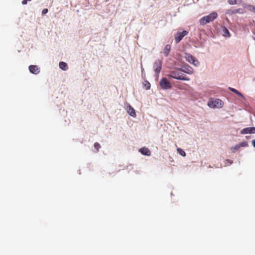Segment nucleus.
<instances>
[{
    "instance_id": "f257e3e1",
    "label": "nucleus",
    "mask_w": 255,
    "mask_h": 255,
    "mask_svg": "<svg viewBox=\"0 0 255 255\" xmlns=\"http://www.w3.org/2000/svg\"><path fill=\"white\" fill-rule=\"evenodd\" d=\"M168 77L171 78H174L177 80L189 81L190 79L185 76L182 72L181 69L178 68L170 72L168 75Z\"/></svg>"
},
{
    "instance_id": "f03ea898",
    "label": "nucleus",
    "mask_w": 255,
    "mask_h": 255,
    "mask_svg": "<svg viewBox=\"0 0 255 255\" xmlns=\"http://www.w3.org/2000/svg\"><path fill=\"white\" fill-rule=\"evenodd\" d=\"M218 16V14L216 12L214 11L210 13L209 15L205 16L199 20L200 24L202 25H205L206 24L213 21Z\"/></svg>"
},
{
    "instance_id": "7ed1b4c3",
    "label": "nucleus",
    "mask_w": 255,
    "mask_h": 255,
    "mask_svg": "<svg viewBox=\"0 0 255 255\" xmlns=\"http://www.w3.org/2000/svg\"><path fill=\"white\" fill-rule=\"evenodd\" d=\"M161 88L163 90L170 89L172 88L170 82L165 78H162L159 82Z\"/></svg>"
},
{
    "instance_id": "20e7f679",
    "label": "nucleus",
    "mask_w": 255,
    "mask_h": 255,
    "mask_svg": "<svg viewBox=\"0 0 255 255\" xmlns=\"http://www.w3.org/2000/svg\"><path fill=\"white\" fill-rule=\"evenodd\" d=\"M223 105V102L220 99H216L214 100L210 101L208 102V106L211 108H221Z\"/></svg>"
},
{
    "instance_id": "39448f33",
    "label": "nucleus",
    "mask_w": 255,
    "mask_h": 255,
    "mask_svg": "<svg viewBox=\"0 0 255 255\" xmlns=\"http://www.w3.org/2000/svg\"><path fill=\"white\" fill-rule=\"evenodd\" d=\"M185 58L188 62L197 66L199 65V61L192 55L190 54L186 53L185 55Z\"/></svg>"
},
{
    "instance_id": "423d86ee",
    "label": "nucleus",
    "mask_w": 255,
    "mask_h": 255,
    "mask_svg": "<svg viewBox=\"0 0 255 255\" xmlns=\"http://www.w3.org/2000/svg\"><path fill=\"white\" fill-rule=\"evenodd\" d=\"M188 33L186 30H183L182 32H177L175 35V41L176 43H178L183 38L184 36L187 35Z\"/></svg>"
},
{
    "instance_id": "0eeeda50",
    "label": "nucleus",
    "mask_w": 255,
    "mask_h": 255,
    "mask_svg": "<svg viewBox=\"0 0 255 255\" xmlns=\"http://www.w3.org/2000/svg\"><path fill=\"white\" fill-rule=\"evenodd\" d=\"M161 66L162 62L159 60H156L154 63V69L157 77H158V75L161 69Z\"/></svg>"
},
{
    "instance_id": "6e6552de",
    "label": "nucleus",
    "mask_w": 255,
    "mask_h": 255,
    "mask_svg": "<svg viewBox=\"0 0 255 255\" xmlns=\"http://www.w3.org/2000/svg\"><path fill=\"white\" fill-rule=\"evenodd\" d=\"M241 134L255 133V127H248L243 128L241 131Z\"/></svg>"
},
{
    "instance_id": "1a4fd4ad",
    "label": "nucleus",
    "mask_w": 255,
    "mask_h": 255,
    "mask_svg": "<svg viewBox=\"0 0 255 255\" xmlns=\"http://www.w3.org/2000/svg\"><path fill=\"white\" fill-rule=\"evenodd\" d=\"M182 72H184L188 74H192L193 73V68L188 65H185L181 69Z\"/></svg>"
},
{
    "instance_id": "9d476101",
    "label": "nucleus",
    "mask_w": 255,
    "mask_h": 255,
    "mask_svg": "<svg viewBox=\"0 0 255 255\" xmlns=\"http://www.w3.org/2000/svg\"><path fill=\"white\" fill-rule=\"evenodd\" d=\"M29 70L31 73L34 74H37L40 72V69L36 65H30Z\"/></svg>"
},
{
    "instance_id": "9b49d317",
    "label": "nucleus",
    "mask_w": 255,
    "mask_h": 255,
    "mask_svg": "<svg viewBox=\"0 0 255 255\" xmlns=\"http://www.w3.org/2000/svg\"><path fill=\"white\" fill-rule=\"evenodd\" d=\"M139 152L143 155H148V156L150 155V153H151L149 149L145 147L141 148L139 149Z\"/></svg>"
},
{
    "instance_id": "f8f14e48",
    "label": "nucleus",
    "mask_w": 255,
    "mask_h": 255,
    "mask_svg": "<svg viewBox=\"0 0 255 255\" xmlns=\"http://www.w3.org/2000/svg\"><path fill=\"white\" fill-rule=\"evenodd\" d=\"M170 49L171 46L170 45L167 44L165 46L163 49V53L166 57L168 56Z\"/></svg>"
},
{
    "instance_id": "ddd939ff",
    "label": "nucleus",
    "mask_w": 255,
    "mask_h": 255,
    "mask_svg": "<svg viewBox=\"0 0 255 255\" xmlns=\"http://www.w3.org/2000/svg\"><path fill=\"white\" fill-rule=\"evenodd\" d=\"M128 112L129 113V114L133 117H135V116H136V113H135V112L134 110V109L131 107L130 106H129L128 109Z\"/></svg>"
},
{
    "instance_id": "4468645a",
    "label": "nucleus",
    "mask_w": 255,
    "mask_h": 255,
    "mask_svg": "<svg viewBox=\"0 0 255 255\" xmlns=\"http://www.w3.org/2000/svg\"><path fill=\"white\" fill-rule=\"evenodd\" d=\"M59 67L63 70H66L68 69L67 64L64 62H60L59 63Z\"/></svg>"
},
{
    "instance_id": "2eb2a0df",
    "label": "nucleus",
    "mask_w": 255,
    "mask_h": 255,
    "mask_svg": "<svg viewBox=\"0 0 255 255\" xmlns=\"http://www.w3.org/2000/svg\"><path fill=\"white\" fill-rule=\"evenodd\" d=\"M223 35L225 37H230V34L228 30V29L226 27H224L223 28Z\"/></svg>"
},
{
    "instance_id": "dca6fc26",
    "label": "nucleus",
    "mask_w": 255,
    "mask_h": 255,
    "mask_svg": "<svg viewBox=\"0 0 255 255\" xmlns=\"http://www.w3.org/2000/svg\"><path fill=\"white\" fill-rule=\"evenodd\" d=\"M229 89H230V90L231 91L234 92V93L236 94L238 96H240L244 98L243 95L240 92H239L238 90H237L236 89H234L233 88H229Z\"/></svg>"
},
{
    "instance_id": "f3484780",
    "label": "nucleus",
    "mask_w": 255,
    "mask_h": 255,
    "mask_svg": "<svg viewBox=\"0 0 255 255\" xmlns=\"http://www.w3.org/2000/svg\"><path fill=\"white\" fill-rule=\"evenodd\" d=\"M177 152L180 154L182 156H186V153L181 148H177Z\"/></svg>"
},
{
    "instance_id": "a211bd4d",
    "label": "nucleus",
    "mask_w": 255,
    "mask_h": 255,
    "mask_svg": "<svg viewBox=\"0 0 255 255\" xmlns=\"http://www.w3.org/2000/svg\"><path fill=\"white\" fill-rule=\"evenodd\" d=\"M240 148L241 147H247L248 146V143L247 141H244L242 142H241L239 144Z\"/></svg>"
},
{
    "instance_id": "6ab92c4d",
    "label": "nucleus",
    "mask_w": 255,
    "mask_h": 255,
    "mask_svg": "<svg viewBox=\"0 0 255 255\" xmlns=\"http://www.w3.org/2000/svg\"><path fill=\"white\" fill-rule=\"evenodd\" d=\"M240 148V147L238 144L236 145L234 147H232L231 148V150L232 152H234L235 150H238Z\"/></svg>"
},
{
    "instance_id": "aec40b11",
    "label": "nucleus",
    "mask_w": 255,
    "mask_h": 255,
    "mask_svg": "<svg viewBox=\"0 0 255 255\" xmlns=\"http://www.w3.org/2000/svg\"><path fill=\"white\" fill-rule=\"evenodd\" d=\"M94 146L97 152L99 151V149L101 148V145L98 142H95L94 144Z\"/></svg>"
},
{
    "instance_id": "412c9836",
    "label": "nucleus",
    "mask_w": 255,
    "mask_h": 255,
    "mask_svg": "<svg viewBox=\"0 0 255 255\" xmlns=\"http://www.w3.org/2000/svg\"><path fill=\"white\" fill-rule=\"evenodd\" d=\"M248 7H249V9L252 11H253L255 13V6H253V5H249L248 6Z\"/></svg>"
},
{
    "instance_id": "4be33fe9",
    "label": "nucleus",
    "mask_w": 255,
    "mask_h": 255,
    "mask_svg": "<svg viewBox=\"0 0 255 255\" xmlns=\"http://www.w3.org/2000/svg\"><path fill=\"white\" fill-rule=\"evenodd\" d=\"M228 2L230 4H235L237 3V0H228Z\"/></svg>"
},
{
    "instance_id": "5701e85b",
    "label": "nucleus",
    "mask_w": 255,
    "mask_h": 255,
    "mask_svg": "<svg viewBox=\"0 0 255 255\" xmlns=\"http://www.w3.org/2000/svg\"><path fill=\"white\" fill-rule=\"evenodd\" d=\"M243 12V9H241V8H239V9H235V10L233 11V13H242Z\"/></svg>"
},
{
    "instance_id": "b1692460",
    "label": "nucleus",
    "mask_w": 255,
    "mask_h": 255,
    "mask_svg": "<svg viewBox=\"0 0 255 255\" xmlns=\"http://www.w3.org/2000/svg\"><path fill=\"white\" fill-rule=\"evenodd\" d=\"M145 86L146 87V89L148 90L150 89V84L148 82L146 81V84H145Z\"/></svg>"
},
{
    "instance_id": "393cba45",
    "label": "nucleus",
    "mask_w": 255,
    "mask_h": 255,
    "mask_svg": "<svg viewBox=\"0 0 255 255\" xmlns=\"http://www.w3.org/2000/svg\"><path fill=\"white\" fill-rule=\"evenodd\" d=\"M48 9L47 8H44L42 11V14H45L48 12Z\"/></svg>"
},
{
    "instance_id": "a878e982",
    "label": "nucleus",
    "mask_w": 255,
    "mask_h": 255,
    "mask_svg": "<svg viewBox=\"0 0 255 255\" xmlns=\"http://www.w3.org/2000/svg\"><path fill=\"white\" fill-rule=\"evenodd\" d=\"M31 0H23L22 1V4H26L27 3V1H31Z\"/></svg>"
},
{
    "instance_id": "bb28decb",
    "label": "nucleus",
    "mask_w": 255,
    "mask_h": 255,
    "mask_svg": "<svg viewBox=\"0 0 255 255\" xmlns=\"http://www.w3.org/2000/svg\"><path fill=\"white\" fill-rule=\"evenodd\" d=\"M252 144L253 146L255 147V139L252 140Z\"/></svg>"
},
{
    "instance_id": "cd10ccee",
    "label": "nucleus",
    "mask_w": 255,
    "mask_h": 255,
    "mask_svg": "<svg viewBox=\"0 0 255 255\" xmlns=\"http://www.w3.org/2000/svg\"><path fill=\"white\" fill-rule=\"evenodd\" d=\"M227 161L228 162H229L230 163V164H232V163H233V161H231V160H227Z\"/></svg>"
}]
</instances>
